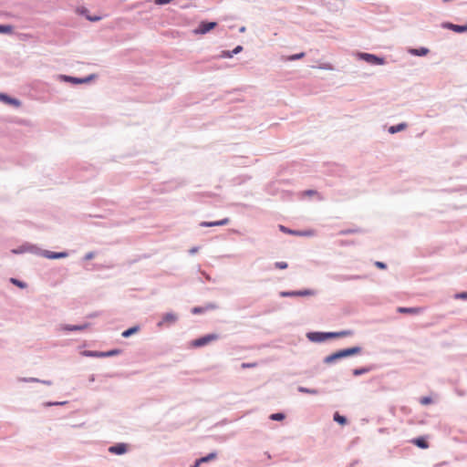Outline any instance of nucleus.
<instances>
[{"label":"nucleus","instance_id":"obj_1","mask_svg":"<svg viewBox=\"0 0 467 467\" xmlns=\"http://www.w3.org/2000/svg\"><path fill=\"white\" fill-rule=\"evenodd\" d=\"M353 334L354 331L350 329L341 331H309L306 337L310 342L323 343L327 340L349 337Z\"/></svg>","mask_w":467,"mask_h":467},{"label":"nucleus","instance_id":"obj_2","mask_svg":"<svg viewBox=\"0 0 467 467\" xmlns=\"http://www.w3.org/2000/svg\"><path fill=\"white\" fill-rule=\"evenodd\" d=\"M361 352L362 348L360 346H353L346 348H340L326 356L323 358V363L327 365H332L344 358L359 355Z\"/></svg>","mask_w":467,"mask_h":467},{"label":"nucleus","instance_id":"obj_3","mask_svg":"<svg viewBox=\"0 0 467 467\" xmlns=\"http://www.w3.org/2000/svg\"><path fill=\"white\" fill-rule=\"evenodd\" d=\"M98 78L97 74H89L85 77H75V76H69L65 74H59L57 76V78L65 83H69L73 86L80 85V84H88L92 80L96 79Z\"/></svg>","mask_w":467,"mask_h":467},{"label":"nucleus","instance_id":"obj_4","mask_svg":"<svg viewBox=\"0 0 467 467\" xmlns=\"http://www.w3.org/2000/svg\"><path fill=\"white\" fill-rule=\"evenodd\" d=\"M220 338V335L217 333H209L203 336H201L191 341L190 346L193 348H200L207 346L213 341H215Z\"/></svg>","mask_w":467,"mask_h":467},{"label":"nucleus","instance_id":"obj_5","mask_svg":"<svg viewBox=\"0 0 467 467\" xmlns=\"http://www.w3.org/2000/svg\"><path fill=\"white\" fill-rule=\"evenodd\" d=\"M358 59L373 66L385 65L387 63L385 57L372 53L358 52Z\"/></svg>","mask_w":467,"mask_h":467},{"label":"nucleus","instance_id":"obj_6","mask_svg":"<svg viewBox=\"0 0 467 467\" xmlns=\"http://www.w3.org/2000/svg\"><path fill=\"white\" fill-rule=\"evenodd\" d=\"M41 251H42V249L40 247H38L36 244L28 243V242H25L21 245H19L16 248H13L11 250V253L13 254H23L26 253H29V254H33L36 255H40Z\"/></svg>","mask_w":467,"mask_h":467},{"label":"nucleus","instance_id":"obj_7","mask_svg":"<svg viewBox=\"0 0 467 467\" xmlns=\"http://www.w3.org/2000/svg\"><path fill=\"white\" fill-rule=\"evenodd\" d=\"M123 352L120 348H112L107 351L84 350L82 355L88 358H111L120 355Z\"/></svg>","mask_w":467,"mask_h":467},{"label":"nucleus","instance_id":"obj_8","mask_svg":"<svg viewBox=\"0 0 467 467\" xmlns=\"http://www.w3.org/2000/svg\"><path fill=\"white\" fill-rule=\"evenodd\" d=\"M317 295V291L310 288H305L300 290H288L281 291L279 296L281 297H296V296H313Z\"/></svg>","mask_w":467,"mask_h":467},{"label":"nucleus","instance_id":"obj_9","mask_svg":"<svg viewBox=\"0 0 467 467\" xmlns=\"http://www.w3.org/2000/svg\"><path fill=\"white\" fill-rule=\"evenodd\" d=\"M218 26L216 21L202 20L193 29L195 35H205Z\"/></svg>","mask_w":467,"mask_h":467},{"label":"nucleus","instance_id":"obj_10","mask_svg":"<svg viewBox=\"0 0 467 467\" xmlns=\"http://www.w3.org/2000/svg\"><path fill=\"white\" fill-rule=\"evenodd\" d=\"M278 228L282 233L295 236H312L314 234L313 230H294L283 224H279Z\"/></svg>","mask_w":467,"mask_h":467},{"label":"nucleus","instance_id":"obj_11","mask_svg":"<svg viewBox=\"0 0 467 467\" xmlns=\"http://www.w3.org/2000/svg\"><path fill=\"white\" fill-rule=\"evenodd\" d=\"M441 26L444 29L451 30L452 32L458 34L467 33V23L462 25L453 24L451 22L446 21L442 22Z\"/></svg>","mask_w":467,"mask_h":467},{"label":"nucleus","instance_id":"obj_12","mask_svg":"<svg viewBox=\"0 0 467 467\" xmlns=\"http://www.w3.org/2000/svg\"><path fill=\"white\" fill-rule=\"evenodd\" d=\"M69 255L67 251H61V252H54L49 250H43L41 251L40 256H43L47 259L50 260H57V259H62L66 258Z\"/></svg>","mask_w":467,"mask_h":467},{"label":"nucleus","instance_id":"obj_13","mask_svg":"<svg viewBox=\"0 0 467 467\" xmlns=\"http://www.w3.org/2000/svg\"><path fill=\"white\" fill-rule=\"evenodd\" d=\"M0 101L14 108H19L22 104L20 99L5 92H0Z\"/></svg>","mask_w":467,"mask_h":467},{"label":"nucleus","instance_id":"obj_14","mask_svg":"<svg viewBox=\"0 0 467 467\" xmlns=\"http://www.w3.org/2000/svg\"><path fill=\"white\" fill-rule=\"evenodd\" d=\"M89 323H84V324H78V325H70V324H64L60 326V330L66 333L69 332H79L85 330L87 327H89Z\"/></svg>","mask_w":467,"mask_h":467},{"label":"nucleus","instance_id":"obj_15","mask_svg":"<svg viewBox=\"0 0 467 467\" xmlns=\"http://www.w3.org/2000/svg\"><path fill=\"white\" fill-rule=\"evenodd\" d=\"M109 452L115 455H123L129 451V444L125 442H118L109 447Z\"/></svg>","mask_w":467,"mask_h":467},{"label":"nucleus","instance_id":"obj_16","mask_svg":"<svg viewBox=\"0 0 467 467\" xmlns=\"http://www.w3.org/2000/svg\"><path fill=\"white\" fill-rule=\"evenodd\" d=\"M217 458L216 451H211L205 456H202L200 458L195 459L192 464L190 467H200L201 464L210 462Z\"/></svg>","mask_w":467,"mask_h":467},{"label":"nucleus","instance_id":"obj_17","mask_svg":"<svg viewBox=\"0 0 467 467\" xmlns=\"http://www.w3.org/2000/svg\"><path fill=\"white\" fill-rule=\"evenodd\" d=\"M410 442L413 445L417 446L418 448L423 449V450L428 449L430 447V443L428 441V436H426V435L415 437L410 440Z\"/></svg>","mask_w":467,"mask_h":467},{"label":"nucleus","instance_id":"obj_18","mask_svg":"<svg viewBox=\"0 0 467 467\" xmlns=\"http://www.w3.org/2000/svg\"><path fill=\"white\" fill-rule=\"evenodd\" d=\"M230 223V219L228 217L223 218L218 221H202L200 223L201 227H213V226H224Z\"/></svg>","mask_w":467,"mask_h":467},{"label":"nucleus","instance_id":"obj_19","mask_svg":"<svg viewBox=\"0 0 467 467\" xmlns=\"http://www.w3.org/2000/svg\"><path fill=\"white\" fill-rule=\"evenodd\" d=\"M177 320L178 317L176 314L168 312L162 316L161 320L157 323V326L161 327L164 323L174 324Z\"/></svg>","mask_w":467,"mask_h":467},{"label":"nucleus","instance_id":"obj_20","mask_svg":"<svg viewBox=\"0 0 467 467\" xmlns=\"http://www.w3.org/2000/svg\"><path fill=\"white\" fill-rule=\"evenodd\" d=\"M423 308L413 306V307H407V306H399L397 308V312L400 314H409V315H419L422 313Z\"/></svg>","mask_w":467,"mask_h":467},{"label":"nucleus","instance_id":"obj_21","mask_svg":"<svg viewBox=\"0 0 467 467\" xmlns=\"http://www.w3.org/2000/svg\"><path fill=\"white\" fill-rule=\"evenodd\" d=\"M408 53L415 57H425L430 53V49L425 47H410Z\"/></svg>","mask_w":467,"mask_h":467},{"label":"nucleus","instance_id":"obj_22","mask_svg":"<svg viewBox=\"0 0 467 467\" xmlns=\"http://www.w3.org/2000/svg\"><path fill=\"white\" fill-rule=\"evenodd\" d=\"M408 128V124L406 122H400L396 125L389 126L388 131L389 134H396L402 130H405Z\"/></svg>","mask_w":467,"mask_h":467},{"label":"nucleus","instance_id":"obj_23","mask_svg":"<svg viewBox=\"0 0 467 467\" xmlns=\"http://www.w3.org/2000/svg\"><path fill=\"white\" fill-rule=\"evenodd\" d=\"M373 369H374V366L373 365H371V366H365V367H358V368H354L352 370V374L355 377H359L361 375H364L366 373L370 372Z\"/></svg>","mask_w":467,"mask_h":467},{"label":"nucleus","instance_id":"obj_24","mask_svg":"<svg viewBox=\"0 0 467 467\" xmlns=\"http://www.w3.org/2000/svg\"><path fill=\"white\" fill-rule=\"evenodd\" d=\"M140 330V327L139 325H135L132 327H128L127 329L123 330L121 333V337L124 338H128L131 337L132 335H135Z\"/></svg>","mask_w":467,"mask_h":467},{"label":"nucleus","instance_id":"obj_25","mask_svg":"<svg viewBox=\"0 0 467 467\" xmlns=\"http://www.w3.org/2000/svg\"><path fill=\"white\" fill-rule=\"evenodd\" d=\"M333 420L341 426H345L348 423V420L345 415H341L338 411L333 414Z\"/></svg>","mask_w":467,"mask_h":467},{"label":"nucleus","instance_id":"obj_26","mask_svg":"<svg viewBox=\"0 0 467 467\" xmlns=\"http://www.w3.org/2000/svg\"><path fill=\"white\" fill-rule=\"evenodd\" d=\"M297 391L304 394L318 395L320 390L318 389H310L303 386L297 387Z\"/></svg>","mask_w":467,"mask_h":467},{"label":"nucleus","instance_id":"obj_27","mask_svg":"<svg viewBox=\"0 0 467 467\" xmlns=\"http://www.w3.org/2000/svg\"><path fill=\"white\" fill-rule=\"evenodd\" d=\"M14 32V26L11 24H0L1 35H11Z\"/></svg>","mask_w":467,"mask_h":467},{"label":"nucleus","instance_id":"obj_28","mask_svg":"<svg viewBox=\"0 0 467 467\" xmlns=\"http://www.w3.org/2000/svg\"><path fill=\"white\" fill-rule=\"evenodd\" d=\"M363 232L364 231L361 228L355 227V228L343 229V230L339 231L338 234L339 235H348V234H358V233H363Z\"/></svg>","mask_w":467,"mask_h":467},{"label":"nucleus","instance_id":"obj_29","mask_svg":"<svg viewBox=\"0 0 467 467\" xmlns=\"http://www.w3.org/2000/svg\"><path fill=\"white\" fill-rule=\"evenodd\" d=\"M329 278L336 282L348 281V275L333 274L329 275Z\"/></svg>","mask_w":467,"mask_h":467},{"label":"nucleus","instance_id":"obj_30","mask_svg":"<svg viewBox=\"0 0 467 467\" xmlns=\"http://www.w3.org/2000/svg\"><path fill=\"white\" fill-rule=\"evenodd\" d=\"M10 283L13 284L14 285L21 288V289H24L27 286V284L18 278H16V277H11L10 278Z\"/></svg>","mask_w":467,"mask_h":467},{"label":"nucleus","instance_id":"obj_31","mask_svg":"<svg viewBox=\"0 0 467 467\" xmlns=\"http://www.w3.org/2000/svg\"><path fill=\"white\" fill-rule=\"evenodd\" d=\"M269 419L275 421H282L283 420L285 419V412L282 411L272 413L270 414Z\"/></svg>","mask_w":467,"mask_h":467},{"label":"nucleus","instance_id":"obj_32","mask_svg":"<svg viewBox=\"0 0 467 467\" xmlns=\"http://www.w3.org/2000/svg\"><path fill=\"white\" fill-rule=\"evenodd\" d=\"M305 56H306L305 52H299V53H296V54L288 56L286 57V60L287 61H296V60H299V59L305 57Z\"/></svg>","mask_w":467,"mask_h":467},{"label":"nucleus","instance_id":"obj_33","mask_svg":"<svg viewBox=\"0 0 467 467\" xmlns=\"http://www.w3.org/2000/svg\"><path fill=\"white\" fill-rule=\"evenodd\" d=\"M192 314L193 315H201L205 313L204 306H193L191 310Z\"/></svg>","mask_w":467,"mask_h":467},{"label":"nucleus","instance_id":"obj_34","mask_svg":"<svg viewBox=\"0 0 467 467\" xmlns=\"http://www.w3.org/2000/svg\"><path fill=\"white\" fill-rule=\"evenodd\" d=\"M67 403V401H47L43 405L45 407H52V406H63Z\"/></svg>","mask_w":467,"mask_h":467},{"label":"nucleus","instance_id":"obj_35","mask_svg":"<svg viewBox=\"0 0 467 467\" xmlns=\"http://www.w3.org/2000/svg\"><path fill=\"white\" fill-rule=\"evenodd\" d=\"M420 402L421 405H430L433 402V400L431 396H423L420 398Z\"/></svg>","mask_w":467,"mask_h":467},{"label":"nucleus","instance_id":"obj_36","mask_svg":"<svg viewBox=\"0 0 467 467\" xmlns=\"http://www.w3.org/2000/svg\"><path fill=\"white\" fill-rule=\"evenodd\" d=\"M78 14L84 16L85 18H86V16H90L88 9L85 6L78 7Z\"/></svg>","mask_w":467,"mask_h":467},{"label":"nucleus","instance_id":"obj_37","mask_svg":"<svg viewBox=\"0 0 467 467\" xmlns=\"http://www.w3.org/2000/svg\"><path fill=\"white\" fill-rule=\"evenodd\" d=\"M203 306H204L205 312L209 311V310H215L218 308V305L215 303H213V302H209V303L205 304Z\"/></svg>","mask_w":467,"mask_h":467},{"label":"nucleus","instance_id":"obj_38","mask_svg":"<svg viewBox=\"0 0 467 467\" xmlns=\"http://www.w3.org/2000/svg\"><path fill=\"white\" fill-rule=\"evenodd\" d=\"M275 267L277 268V269L284 270V269H286L288 267V264L286 262H284V261L275 262Z\"/></svg>","mask_w":467,"mask_h":467},{"label":"nucleus","instance_id":"obj_39","mask_svg":"<svg viewBox=\"0 0 467 467\" xmlns=\"http://www.w3.org/2000/svg\"><path fill=\"white\" fill-rule=\"evenodd\" d=\"M219 57L222 58H232L234 55L232 54V50H223Z\"/></svg>","mask_w":467,"mask_h":467},{"label":"nucleus","instance_id":"obj_40","mask_svg":"<svg viewBox=\"0 0 467 467\" xmlns=\"http://www.w3.org/2000/svg\"><path fill=\"white\" fill-rule=\"evenodd\" d=\"M374 265L380 270H386L388 268V265L385 262L382 261H375Z\"/></svg>","mask_w":467,"mask_h":467},{"label":"nucleus","instance_id":"obj_41","mask_svg":"<svg viewBox=\"0 0 467 467\" xmlns=\"http://www.w3.org/2000/svg\"><path fill=\"white\" fill-rule=\"evenodd\" d=\"M366 278V275H348V281H356V280H363Z\"/></svg>","mask_w":467,"mask_h":467},{"label":"nucleus","instance_id":"obj_42","mask_svg":"<svg viewBox=\"0 0 467 467\" xmlns=\"http://www.w3.org/2000/svg\"><path fill=\"white\" fill-rule=\"evenodd\" d=\"M101 18L102 17L100 16H97V15L86 16V19L90 22H98V21L101 20Z\"/></svg>","mask_w":467,"mask_h":467},{"label":"nucleus","instance_id":"obj_43","mask_svg":"<svg viewBox=\"0 0 467 467\" xmlns=\"http://www.w3.org/2000/svg\"><path fill=\"white\" fill-rule=\"evenodd\" d=\"M96 256V252L91 251L87 253L84 257L82 258L83 261H89L92 260Z\"/></svg>","mask_w":467,"mask_h":467},{"label":"nucleus","instance_id":"obj_44","mask_svg":"<svg viewBox=\"0 0 467 467\" xmlns=\"http://www.w3.org/2000/svg\"><path fill=\"white\" fill-rule=\"evenodd\" d=\"M455 298L462 299V300H467V291H462V292L457 293L455 295Z\"/></svg>","mask_w":467,"mask_h":467},{"label":"nucleus","instance_id":"obj_45","mask_svg":"<svg viewBox=\"0 0 467 467\" xmlns=\"http://www.w3.org/2000/svg\"><path fill=\"white\" fill-rule=\"evenodd\" d=\"M20 381H24V382H40V379H36V378H21Z\"/></svg>","mask_w":467,"mask_h":467},{"label":"nucleus","instance_id":"obj_46","mask_svg":"<svg viewBox=\"0 0 467 467\" xmlns=\"http://www.w3.org/2000/svg\"><path fill=\"white\" fill-rule=\"evenodd\" d=\"M244 47L243 46L241 45H237L233 50H232V54L234 56V55H237L239 53H241L243 51Z\"/></svg>","mask_w":467,"mask_h":467},{"label":"nucleus","instance_id":"obj_47","mask_svg":"<svg viewBox=\"0 0 467 467\" xmlns=\"http://www.w3.org/2000/svg\"><path fill=\"white\" fill-rule=\"evenodd\" d=\"M172 1L173 0H154V4L158 5H164L170 4Z\"/></svg>","mask_w":467,"mask_h":467},{"label":"nucleus","instance_id":"obj_48","mask_svg":"<svg viewBox=\"0 0 467 467\" xmlns=\"http://www.w3.org/2000/svg\"><path fill=\"white\" fill-rule=\"evenodd\" d=\"M305 194L307 196H313V195L318 194V192L316 190H313V189H309V190L305 191Z\"/></svg>","mask_w":467,"mask_h":467},{"label":"nucleus","instance_id":"obj_49","mask_svg":"<svg viewBox=\"0 0 467 467\" xmlns=\"http://www.w3.org/2000/svg\"><path fill=\"white\" fill-rule=\"evenodd\" d=\"M255 363H243L242 364V368H254L255 367Z\"/></svg>","mask_w":467,"mask_h":467},{"label":"nucleus","instance_id":"obj_50","mask_svg":"<svg viewBox=\"0 0 467 467\" xmlns=\"http://www.w3.org/2000/svg\"><path fill=\"white\" fill-rule=\"evenodd\" d=\"M198 250H199V247H197V246H193V247H192V248L189 250V254L192 255V254H196V253L198 252Z\"/></svg>","mask_w":467,"mask_h":467},{"label":"nucleus","instance_id":"obj_51","mask_svg":"<svg viewBox=\"0 0 467 467\" xmlns=\"http://www.w3.org/2000/svg\"><path fill=\"white\" fill-rule=\"evenodd\" d=\"M104 268H105V266L103 265H98V264H94L93 265V269L94 270H102Z\"/></svg>","mask_w":467,"mask_h":467},{"label":"nucleus","instance_id":"obj_52","mask_svg":"<svg viewBox=\"0 0 467 467\" xmlns=\"http://www.w3.org/2000/svg\"><path fill=\"white\" fill-rule=\"evenodd\" d=\"M40 383L47 385V386H51L52 385V381L51 380H41L40 379Z\"/></svg>","mask_w":467,"mask_h":467},{"label":"nucleus","instance_id":"obj_53","mask_svg":"<svg viewBox=\"0 0 467 467\" xmlns=\"http://www.w3.org/2000/svg\"><path fill=\"white\" fill-rule=\"evenodd\" d=\"M89 382H94L95 381V375L94 374H91L89 376V379H88Z\"/></svg>","mask_w":467,"mask_h":467},{"label":"nucleus","instance_id":"obj_54","mask_svg":"<svg viewBox=\"0 0 467 467\" xmlns=\"http://www.w3.org/2000/svg\"><path fill=\"white\" fill-rule=\"evenodd\" d=\"M202 275H204V277H205V279H206V280H208V281H210V280H211V276H210L208 274H206L205 272H203V273H202Z\"/></svg>","mask_w":467,"mask_h":467},{"label":"nucleus","instance_id":"obj_55","mask_svg":"<svg viewBox=\"0 0 467 467\" xmlns=\"http://www.w3.org/2000/svg\"><path fill=\"white\" fill-rule=\"evenodd\" d=\"M356 463H358V461H354L348 467H353Z\"/></svg>","mask_w":467,"mask_h":467},{"label":"nucleus","instance_id":"obj_56","mask_svg":"<svg viewBox=\"0 0 467 467\" xmlns=\"http://www.w3.org/2000/svg\"><path fill=\"white\" fill-rule=\"evenodd\" d=\"M244 30H245V27H244V26H242V27L240 28V30H239V31H240V32H244Z\"/></svg>","mask_w":467,"mask_h":467},{"label":"nucleus","instance_id":"obj_57","mask_svg":"<svg viewBox=\"0 0 467 467\" xmlns=\"http://www.w3.org/2000/svg\"><path fill=\"white\" fill-rule=\"evenodd\" d=\"M265 455H266V457L271 458V455L269 454V452H265Z\"/></svg>","mask_w":467,"mask_h":467},{"label":"nucleus","instance_id":"obj_58","mask_svg":"<svg viewBox=\"0 0 467 467\" xmlns=\"http://www.w3.org/2000/svg\"><path fill=\"white\" fill-rule=\"evenodd\" d=\"M443 3H447V2H450L451 0H442Z\"/></svg>","mask_w":467,"mask_h":467}]
</instances>
